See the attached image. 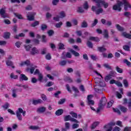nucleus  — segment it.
I'll return each instance as SVG.
<instances>
[{
    "label": "nucleus",
    "mask_w": 131,
    "mask_h": 131,
    "mask_svg": "<svg viewBox=\"0 0 131 131\" xmlns=\"http://www.w3.org/2000/svg\"><path fill=\"white\" fill-rule=\"evenodd\" d=\"M107 104V99L106 97H102L101 100L100 101V103L98 105V107L96 111V113H100L101 110H103V108H104V106H105Z\"/></svg>",
    "instance_id": "1"
},
{
    "label": "nucleus",
    "mask_w": 131,
    "mask_h": 131,
    "mask_svg": "<svg viewBox=\"0 0 131 131\" xmlns=\"http://www.w3.org/2000/svg\"><path fill=\"white\" fill-rule=\"evenodd\" d=\"M93 1H94V2H95L96 4H97V6L98 7V8H101V4L104 6V9H107V8H108L109 6L108 3H106V2H105V1L104 0H93Z\"/></svg>",
    "instance_id": "2"
},
{
    "label": "nucleus",
    "mask_w": 131,
    "mask_h": 131,
    "mask_svg": "<svg viewBox=\"0 0 131 131\" xmlns=\"http://www.w3.org/2000/svg\"><path fill=\"white\" fill-rule=\"evenodd\" d=\"M21 113L23 114V116H25L26 114V111H23V109L21 108H19L17 111H16V117H17L18 120H22V115H21Z\"/></svg>",
    "instance_id": "3"
},
{
    "label": "nucleus",
    "mask_w": 131,
    "mask_h": 131,
    "mask_svg": "<svg viewBox=\"0 0 131 131\" xmlns=\"http://www.w3.org/2000/svg\"><path fill=\"white\" fill-rule=\"evenodd\" d=\"M123 5V3L119 1L117 2L116 5H115L113 7V10L114 11H118V12H121V6Z\"/></svg>",
    "instance_id": "4"
},
{
    "label": "nucleus",
    "mask_w": 131,
    "mask_h": 131,
    "mask_svg": "<svg viewBox=\"0 0 131 131\" xmlns=\"http://www.w3.org/2000/svg\"><path fill=\"white\" fill-rule=\"evenodd\" d=\"M91 10L92 11H93V12H95L96 15H99V14L103 13L104 11L101 8L98 9V7L95 6H93Z\"/></svg>",
    "instance_id": "5"
},
{
    "label": "nucleus",
    "mask_w": 131,
    "mask_h": 131,
    "mask_svg": "<svg viewBox=\"0 0 131 131\" xmlns=\"http://www.w3.org/2000/svg\"><path fill=\"white\" fill-rule=\"evenodd\" d=\"M64 121H71L72 122H76V123H79L78 120H76V119H74V118L71 117L70 115H67L64 116Z\"/></svg>",
    "instance_id": "6"
},
{
    "label": "nucleus",
    "mask_w": 131,
    "mask_h": 131,
    "mask_svg": "<svg viewBox=\"0 0 131 131\" xmlns=\"http://www.w3.org/2000/svg\"><path fill=\"white\" fill-rule=\"evenodd\" d=\"M0 15L2 18H3V19H6V18H9V15H8V14H7V13H6V10H5L4 8L0 9Z\"/></svg>",
    "instance_id": "7"
},
{
    "label": "nucleus",
    "mask_w": 131,
    "mask_h": 131,
    "mask_svg": "<svg viewBox=\"0 0 131 131\" xmlns=\"http://www.w3.org/2000/svg\"><path fill=\"white\" fill-rule=\"evenodd\" d=\"M92 98H93V96L92 95H88L87 97L88 104L90 106H94V105H95V101L92 100Z\"/></svg>",
    "instance_id": "8"
},
{
    "label": "nucleus",
    "mask_w": 131,
    "mask_h": 131,
    "mask_svg": "<svg viewBox=\"0 0 131 131\" xmlns=\"http://www.w3.org/2000/svg\"><path fill=\"white\" fill-rule=\"evenodd\" d=\"M123 5H124V9L125 11H127L128 8H131V5L126 0H123Z\"/></svg>",
    "instance_id": "9"
},
{
    "label": "nucleus",
    "mask_w": 131,
    "mask_h": 131,
    "mask_svg": "<svg viewBox=\"0 0 131 131\" xmlns=\"http://www.w3.org/2000/svg\"><path fill=\"white\" fill-rule=\"evenodd\" d=\"M34 16H35V13L30 12L29 15L27 16L28 20L29 21H33L34 20Z\"/></svg>",
    "instance_id": "10"
},
{
    "label": "nucleus",
    "mask_w": 131,
    "mask_h": 131,
    "mask_svg": "<svg viewBox=\"0 0 131 131\" xmlns=\"http://www.w3.org/2000/svg\"><path fill=\"white\" fill-rule=\"evenodd\" d=\"M23 80H28V77H27L25 75L21 74L19 77V81H23Z\"/></svg>",
    "instance_id": "11"
},
{
    "label": "nucleus",
    "mask_w": 131,
    "mask_h": 131,
    "mask_svg": "<svg viewBox=\"0 0 131 131\" xmlns=\"http://www.w3.org/2000/svg\"><path fill=\"white\" fill-rule=\"evenodd\" d=\"M131 34V31H130ZM130 34L127 33L126 32H123L122 33V35L125 37V38H128V39H131V35Z\"/></svg>",
    "instance_id": "12"
},
{
    "label": "nucleus",
    "mask_w": 131,
    "mask_h": 131,
    "mask_svg": "<svg viewBox=\"0 0 131 131\" xmlns=\"http://www.w3.org/2000/svg\"><path fill=\"white\" fill-rule=\"evenodd\" d=\"M89 40H92L93 41H95L96 42H99L100 41V38L98 37L90 36L89 37Z\"/></svg>",
    "instance_id": "13"
},
{
    "label": "nucleus",
    "mask_w": 131,
    "mask_h": 131,
    "mask_svg": "<svg viewBox=\"0 0 131 131\" xmlns=\"http://www.w3.org/2000/svg\"><path fill=\"white\" fill-rule=\"evenodd\" d=\"M38 53H39V51H38V50H37V48H36V47H34L32 48V50L31 51V54H32V56H34L35 54H38Z\"/></svg>",
    "instance_id": "14"
},
{
    "label": "nucleus",
    "mask_w": 131,
    "mask_h": 131,
    "mask_svg": "<svg viewBox=\"0 0 131 131\" xmlns=\"http://www.w3.org/2000/svg\"><path fill=\"white\" fill-rule=\"evenodd\" d=\"M46 110H47L46 107H40L38 108L37 112H38V113H44V112H46Z\"/></svg>",
    "instance_id": "15"
},
{
    "label": "nucleus",
    "mask_w": 131,
    "mask_h": 131,
    "mask_svg": "<svg viewBox=\"0 0 131 131\" xmlns=\"http://www.w3.org/2000/svg\"><path fill=\"white\" fill-rule=\"evenodd\" d=\"M70 53H71V54H72V55H73L75 57H79V56H80V55L79 54V53H78V52L75 51V50H73V49H70Z\"/></svg>",
    "instance_id": "16"
},
{
    "label": "nucleus",
    "mask_w": 131,
    "mask_h": 131,
    "mask_svg": "<svg viewBox=\"0 0 131 131\" xmlns=\"http://www.w3.org/2000/svg\"><path fill=\"white\" fill-rule=\"evenodd\" d=\"M63 113H64V110H63V109H59L55 112V115L60 116V115H62Z\"/></svg>",
    "instance_id": "17"
},
{
    "label": "nucleus",
    "mask_w": 131,
    "mask_h": 131,
    "mask_svg": "<svg viewBox=\"0 0 131 131\" xmlns=\"http://www.w3.org/2000/svg\"><path fill=\"white\" fill-rule=\"evenodd\" d=\"M24 65H26V66H30V61L27 60L25 61L21 62L20 63V66H24Z\"/></svg>",
    "instance_id": "18"
},
{
    "label": "nucleus",
    "mask_w": 131,
    "mask_h": 131,
    "mask_svg": "<svg viewBox=\"0 0 131 131\" xmlns=\"http://www.w3.org/2000/svg\"><path fill=\"white\" fill-rule=\"evenodd\" d=\"M103 35H104V38H106L108 39L109 38V34L108 33V30H104L103 32Z\"/></svg>",
    "instance_id": "19"
},
{
    "label": "nucleus",
    "mask_w": 131,
    "mask_h": 131,
    "mask_svg": "<svg viewBox=\"0 0 131 131\" xmlns=\"http://www.w3.org/2000/svg\"><path fill=\"white\" fill-rule=\"evenodd\" d=\"M97 50L98 52H100V53H104V52L107 51V49L104 47H98Z\"/></svg>",
    "instance_id": "20"
},
{
    "label": "nucleus",
    "mask_w": 131,
    "mask_h": 131,
    "mask_svg": "<svg viewBox=\"0 0 131 131\" xmlns=\"http://www.w3.org/2000/svg\"><path fill=\"white\" fill-rule=\"evenodd\" d=\"M116 27L117 29L118 30V31H120L121 32L124 31V28L121 27L119 24L116 25Z\"/></svg>",
    "instance_id": "21"
},
{
    "label": "nucleus",
    "mask_w": 131,
    "mask_h": 131,
    "mask_svg": "<svg viewBox=\"0 0 131 131\" xmlns=\"http://www.w3.org/2000/svg\"><path fill=\"white\" fill-rule=\"evenodd\" d=\"M41 30L45 31L46 29H48V26L46 24H42L40 26Z\"/></svg>",
    "instance_id": "22"
},
{
    "label": "nucleus",
    "mask_w": 131,
    "mask_h": 131,
    "mask_svg": "<svg viewBox=\"0 0 131 131\" xmlns=\"http://www.w3.org/2000/svg\"><path fill=\"white\" fill-rule=\"evenodd\" d=\"M10 36H11V33H10V32H5L3 37L6 39H9V38H10Z\"/></svg>",
    "instance_id": "23"
},
{
    "label": "nucleus",
    "mask_w": 131,
    "mask_h": 131,
    "mask_svg": "<svg viewBox=\"0 0 131 131\" xmlns=\"http://www.w3.org/2000/svg\"><path fill=\"white\" fill-rule=\"evenodd\" d=\"M29 128L33 130H38V129H40V127L38 126H30Z\"/></svg>",
    "instance_id": "24"
},
{
    "label": "nucleus",
    "mask_w": 131,
    "mask_h": 131,
    "mask_svg": "<svg viewBox=\"0 0 131 131\" xmlns=\"http://www.w3.org/2000/svg\"><path fill=\"white\" fill-rule=\"evenodd\" d=\"M120 110H121V112H123V113H126L127 112V108L121 105L120 106Z\"/></svg>",
    "instance_id": "25"
},
{
    "label": "nucleus",
    "mask_w": 131,
    "mask_h": 131,
    "mask_svg": "<svg viewBox=\"0 0 131 131\" xmlns=\"http://www.w3.org/2000/svg\"><path fill=\"white\" fill-rule=\"evenodd\" d=\"M77 13H79V14H82L83 13H84V10H83L81 7H78V9H77Z\"/></svg>",
    "instance_id": "26"
},
{
    "label": "nucleus",
    "mask_w": 131,
    "mask_h": 131,
    "mask_svg": "<svg viewBox=\"0 0 131 131\" xmlns=\"http://www.w3.org/2000/svg\"><path fill=\"white\" fill-rule=\"evenodd\" d=\"M12 96L13 98H17V89H13L12 90Z\"/></svg>",
    "instance_id": "27"
},
{
    "label": "nucleus",
    "mask_w": 131,
    "mask_h": 131,
    "mask_svg": "<svg viewBox=\"0 0 131 131\" xmlns=\"http://www.w3.org/2000/svg\"><path fill=\"white\" fill-rule=\"evenodd\" d=\"M115 125V122H111L109 123L107 125L104 126V128H108V127H112V126H114Z\"/></svg>",
    "instance_id": "28"
},
{
    "label": "nucleus",
    "mask_w": 131,
    "mask_h": 131,
    "mask_svg": "<svg viewBox=\"0 0 131 131\" xmlns=\"http://www.w3.org/2000/svg\"><path fill=\"white\" fill-rule=\"evenodd\" d=\"M42 102V100L41 99H38L33 101V104L34 105H37V104H41V103Z\"/></svg>",
    "instance_id": "29"
},
{
    "label": "nucleus",
    "mask_w": 131,
    "mask_h": 131,
    "mask_svg": "<svg viewBox=\"0 0 131 131\" xmlns=\"http://www.w3.org/2000/svg\"><path fill=\"white\" fill-rule=\"evenodd\" d=\"M86 46L88 48H90V49H93L94 47L93 43L90 40L87 41Z\"/></svg>",
    "instance_id": "30"
},
{
    "label": "nucleus",
    "mask_w": 131,
    "mask_h": 131,
    "mask_svg": "<svg viewBox=\"0 0 131 131\" xmlns=\"http://www.w3.org/2000/svg\"><path fill=\"white\" fill-rule=\"evenodd\" d=\"M81 27H82V28H86V27H88V23H86L85 20H83L81 24Z\"/></svg>",
    "instance_id": "31"
},
{
    "label": "nucleus",
    "mask_w": 131,
    "mask_h": 131,
    "mask_svg": "<svg viewBox=\"0 0 131 131\" xmlns=\"http://www.w3.org/2000/svg\"><path fill=\"white\" fill-rule=\"evenodd\" d=\"M89 69H90V70H93V71H94V72H95V73H96L98 75H100V76H101V78H103V77L102 76V75H101V74H100L99 73H98V72H97V71L95 70V69H94V68H93V67H92V66H89Z\"/></svg>",
    "instance_id": "32"
},
{
    "label": "nucleus",
    "mask_w": 131,
    "mask_h": 131,
    "mask_svg": "<svg viewBox=\"0 0 131 131\" xmlns=\"http://www.w3.org/2000/svg\"><path fill=\"white\" fill-rule=\"evenodd\" d=\"M39 25V21H35V22L31 24V27H35Z\"/></svg>",
    "instance_id": "33"
},
{
    "label": "nucleus",
    "mask_w": 131,
    "mask_h": 131,
    "mask_svg": "<svg viewBox=\"0 0 131 131\" xmlns=\"http://www.w3.org/2000/svg\"><path fill=\"white\" fill-rule=\"evenodd\" d=\"M25 49L26 50L27 52L30 51V49L32 48V45H24Z\"/></svg>",
    "instance_id": "34"
},
{
    "label": "nucleus",
    "mask_w": 131,
    "mask_h": 131,
    "mask_svg": "<svg viewBox=\"0 0 131 131\" xmlns=\"http://www.w3.org/2000/svg\"><path fill=\"white\" fill-rule=\"evenodd\" d=\"M123 49L125 51H127V52H129V51H130V48L128 45H124L123 46Z\"/></svg>",
    "instance_id": "35"
},
{
    "label": "nucleus",
    "mask_w": 131,
    "mask_h": 131,
    "mask_svg": "<svg viewBox=\"0 0 131 131\" xmlns=\"http://www.w3.org/2000/svg\"><path fill=\"white\" fill-rule=\"evenodd\" d=\"M59 18H65L66 17V14L64 11H62L59 13Z\"/></svg>",
    "instance_id": "36"
},
{
    "label": "nucleus",
    "mask_w": 131,
    "mask_h": 131,
    "mask_svg": "<svg viewBox=\"0 0 131 131\" xmlns=\"http://www.w3.org/2000/svg\"><path fill=\"white\" fill-rule=\"evenodd\" d=\"M58 47L59 50H65V45L63 43H59L58 44Z\"/></svg>",
    "instance_id": "37"
},
{
    "label": "nucleus",
    "mask_w": 131,
    "mask_h": 131,
    "mask_svg": "<svg viewBox=\"0 0 131 131\" xmlns=\"http://www.w3.org/2000/svg\"><path fill=\"white\" fill-rule=\"evenodd\" d=\"M47 33L49 35V36H52L54 35V34L55 33V32L53 30H49L48 32Z\"/></svg>",
    "instance_id": "38"
},
{
    "label": "nucleus",
    "mask_w": 131,
    "mask_h": 131,
    "mask_svg": "<svg viewBox=\"0 0 131 131\" xmlns=\"http://www.w3.org/2000/svg\"><path fill=\"white\" fill-rule=\"evenodd\" d=\"M83 9H84V10H88L89 6V3H88V2H85V3H84L83 5Z\"/></svg>",
    "instance_id": "39"
},
{
    "label": "nucleus",
    "mask_w": 131,
    "mask_h": 131,
    "mask_svg": "<svg viewBox=\"0 0 131 131\" xmlns=\"http://www.w3.org/2000/svg\"><path fill=\"white\" fill-rule=\"evenodd\" d=\"M111 79H112V77H111V75H110L106 76L104 78V80L105 81H106V82H108V81Z\"/></svg>",
    "instance_id": "40"
},
{
    "label": "nucleus",
    "mask_w": 131,
    "mask_h": 131,
    "mask_svg": "<svg viewBox=\"0 0 131 131\" xmlns=\"http://www.w3.org/2000/svg\"><path fill=\"white\" fill-rule=\"evenodd\" d=\"M14 15L16 16L18 19H20V20H23V17L22 16V15L17 14L16 13H14Z\"/></svg>",
    "instance_id": "41"
},
{
    "label": "nucleus",
    "mask_w": 131,
    "mask_h": 131,
    "mask_svg": "<svg viewBox=\"0 0 131 131\" xmlns=\"http://www.w3.org/2000/svg\"><path fill=\"white\" fill-rule=\"evenodd\" d=\"M98 125H99V123L98 122H94L92 125V126H91L92 129H94V128H96V127H97V126H98Z\"/></svg>",
    "instance_id": "42"
},
{
    "label": "nucleus",
    "mask_w": 131,
    "mask_h": 131,
    "mask_svg": "<svg viewBox=\"0 0 131 131\" xmlns=\"http://www.w3.org/2000/svg\"><path fill=\"white\" fill-rule=\"evenodd\" d=\"M34 70H35V68H31L30 69L29 68H27L26 69L27 72L30 71V73H31V74H32V73H33V72H34Z\"/></svg>",
    "instance_id": "43"
},
{
    "label": "nucleus",
    "mask_w": 131,
    "mask_h": 131,
    "mask_svg": "<svg viewBox=\"0 0 131 131\" xmlns=\"http://www.w3.org/2000/svg\"><path fill=\"white\" fill-rule=\"evenodd\" d=\"M62 25L63 23H62V21H60L59 23L56 24L55 27H56V28H61V26Z\"/></svg>",
    "instance_id": "44"
},
{
    "label": "nucleus",
    "mask_w": 131,
    "mask_h": 131,
    "mask_svg": "<svg viewBox=\"0 0 131 131\" xmlns=\"http://www.w3.org/2000/svg\"><path fill=\"white\" fill-rule=\"evenodd\" d=\"M38 76V80L40 82H41L42 79H43V76L42 75V74H39Z\"/></svg>",
    "instance_id": "45"
},
{
    "label": "nucleus",
    "mask_w": 131,
    "mask_h": 131,
    "mask_svg": "<svg viewBox=\"0 0 131 131\" xmlns=\"http://www.w3.org/2000/svg\"><path fill=\"white\" fill-rule=\"evenodd\" d=\"M97 24H98V19H94L93 23L92 24L91 27H95Z\"/></svg>",
    "instance_id": "46"
},
{
    "label": "nucleus",
    "mask_w": 131,
    "mask_h": 131,
    "mask_svg": "<svg viewBox=\"0 0 131 131\" xmlns=\"http://www.w3.org/2000/svg\"><path fill=\"white\" fill-rule=\"evenodd\" d=\"M70 114L72 115V117H74V118H77V114L76 113H74L73 112H71L70 113Z\"/></svg>",
    "instance_id": "47"
},
{
    "label": "nucleus",
    "mask_w": 131,
    "mask_h": 131,
    "mask_svg": "<svg viewBox=\"0 0 131 131\" xmlns=\"http://www.w3.org/2000/svg\"><path fill=\"white\" fill-rule=\"evenodd\" d=\"M76 34L77 36H81L82 35V32L80 30H78L76 31Z\"/></svg>",
    "instance_id": "48"
},
{
    "label": "nucleus",
    "mask_w": 131,
    "mask_h": 131,
    "mask_svg": "<svg viewBox=\"0 0 131 131\" xmlns=\"http://www.w3.org/2000/svg\"><path fill=\"white\" fill-rule=\"evenodd\" d=\"M11 78H13V79H18V75H15L14 74L11 73L10 74Z\"/></svg>",
    "instance_id": "49"
},
{
    "label": "nucleus",
    "mask_w": 131,
    "mask_h": 131,
    "mask_svg": "<svg viewBox=\"0 0 131 131\" xmlns=\"http://www.w3.org/2000/svg\"><path fill=\"white\" fill-rule=\"evenodd\" d=\"M123 62L125 64H126L127 66H130L131 65L130 62L128 61V60L126 59H124Z\"/></svg>",
    "instance_id": "50"
},
{
    "label": "nucleus",
    "mask_w": 131,
    "mask_h": 131,
    "mask_svg": "<svg viewBox=\"0 0 131 131\" xmlns=\"http://www.w3.org/2000/svg\"><path fill=\"white\" fill-rule=\"evenodd\" d=\"M7 66H13V62L10 60H7L6 61Z\"/></svg>",
    "instance_id": "51"
},
{
    "label": "nucleus",
    "mask_w": 131,
    "mask_h": 131,
    "mask_svg": "<svg viewBox=\"0 0 131 131\" xmlns=\"http://www.w3.org/2000/svg\"><path fill=\"white\" fill-rule=\"evenodd\" d=\"M66 60H61L59 62V64L61 65V66H64V65H66Z\"/></svg>",
    "instance_id": "52"
},
{
    "label": "nucleus",
    "mask_w": 131,
    "mask_h": 131,
    "mask_svg": "<svg viewBox=\"0 0 131 131\" xmlns=\"http://www.w3.org/2000/svg\"><path fill=\"white\" fill-rule=\"evenodd\" d=\"M70 123L69 122H66L65 123V127L67 129H70Z\"/></svg>",
    "instance_id": "53"
},
{
    "label": "nucleus",
    "mask_w": 131,
    "mask_h": 131,
    "mask_svg": "<svg viewBox=\"0 0 131 131\" xmlns=\"http://www.w3.org/2000/svg\"><path fill=\"white\" fill-rule=\"evenodd\" d=\"M123 84L125 88H127V86H128V82L126 79L123 80Z\"/></svg>",
    "instance_id": "54"
},
{
    "label": "nucleus",
    "mask_w": 131,
    "mask_h": 131,
    "mask_svg": "<svg viewBox=\"0 0 131 131\" xmlns=\"http://www.w3.org/2000/svg\"><path fill=\"white\" fill-rule=\"evenodd\" d=\"M65 81H68V82H72V79L69 77H67L64 79Z\"/></svg>",
    "instance_id": "55"
},
{
    "label": "nucleus",
    "mask_w": 131,
    "mask_h": 131,
    "mask_svg": "<svg viewBox=\"0 0 131 131\" xmlns=\"http://www.w3.org/2000/svg\"><path fill=\"white\" fill-rule=\"evenodd\" d=\"M65 101H66V99H60V101H58L59 105H62V104H64V103H65Z\"/></svg>",
    "instance_id": "56"
},
{
    "label": "nucleus",
    "mask_w": 131,
    "mask_h": 131,
    "mask_svg": "<svg viewBox=\"0 0 131 131\" xmlns=\"http://www.w3.org/2000/svg\"><path fill=\"white\" fill-rule=\"evenodd\" d=\"M46 59L47 60H51L52 59V56H51V54L50 53H48L46 55Z\"/></svg>",
    "instance_id": "57"
},
{
    "label": "nucleus",
    "mask_w": 131,
    "mask_h": 131,
    "mask_svg": "<svg viewBox=\"0 0 131 131\" xmlns=\"http://www.w3.org/2000/svg\"><path fill=\"white\" fill-rule=\"evenodd\" d=\"M9 106H10V104H9L8 103H5V104L3 105V107L4 108V109H5V110H7V109L9 108Z\"/></svg>",
    "instance_id": "58"
},
{
    "label": "nucleus",
    "mask_w": 131,
    "mask_h": 131,
    "mask_svg": "<svg viewBox=\"0 0 131 131\" xmlns=\"http://www.w3.org/2000/svg\"><path fill=\"white\" fill-rule=\"evenodd\" d=\"M130 15V12H125L124 13V15L125 16V17H126V18H129V15Z\"/></svg>",
    "instance_id": "59"
},
{
    "label": "nucleus",
    "mask_w": 131,
    "mask_h": 131,
    "mask_svg": "<svg viewBox=\"0 0 131 131\" xmlns=\"http://www.w3.org/2000/svg\"><path fill=\"white\" fill-rule=\"evenodd\" d=\"M116 70L117 72H118L119 73H122V72H123V70L122 69H120L118 67H116Z\"/></svg>",
    "instance_id": "60"
},
{
    "label": "nucleus",
    "mask_w": 131,
    "mask_h": 131,
    "mask_svg": "<svg viewBox=\"0 0 131 131\" xmlns=\"http://www.w3.org/2000/svg\"><path fill=\"white\" fill-rule=\"evenodd\" d=\"M79 127V124H77V123H76V124H73L72 125V128L73 129H75V128H77Z\"/></svg>",
    "instance_id": "61"
},
{
    "label": "nucleus",
    "mask_w": 131,
    "mask_h": 131,
    "mask_svg": "<svg viewBox=\"0 0 131 131\" xmlns=\"http://www.w3.org/2000/svg\"><path fill=\"white\" fill-rule=\"evenodd\" d=\"M68 42H69V43H74V42H75V40H74V39H73V38H71L69 39Z\"/></svg>",
    "instance_id": "62"
},
{
    "label": "nucleus",
    "mask_w": 131,
    "mask_h": 131,
    "mask_svg": "<svg viewBox=\"0 0 131 131\" xmlns=\"http://www.w3.org/2000/svg\"><path fill=\"white\" fill-rule=\"evenodd\" d=\"M21 43L20 42V41H16L15 43V46L16 47L19 48L20 47H21Z\"/></svg>",
    "instance_id": "63"
},
{
    "label": "nucleus",
    "mask_w": 131,
    "mask_h": 131,
    "mask_svg": "<svg viewBox=\"0 0 131 131\" xmlns=\"http://www.w3.org/2000/svg\"><path fill=\"white\" fill-rule=\"evenodd\" d=\"M121 129L120 128V127L116 126L114 128V129H113V131H120Z\"/></svg>",
    "instance_id": "64"
}]
</instances>
